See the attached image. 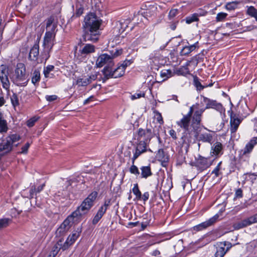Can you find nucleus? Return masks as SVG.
Returning a JSON list of instances; mask_svg holds the SVG:
<instances>
[{
    "label": "nucleus",
    "mask_w": 257,
    "mask_h": 257,
    "mask_svg": "<svg viewBox=\"0 0 257 257\" xmlns=\"http://www.w3.org/2000/svg\"><path fill=\"white\" fill-rule=\"evenodd\" d=\"M111 199L107 198L104 199L103 205L100 207L97 213L93 219V224H96L99 222L103 215L105 213L107 209L111 205Z\"/></svg>",
    "instance_id": "8"
},
{
    "label": "nucleus",
    "mask_w": 257,
    "mask_h": 257,
    "mask_svg": "<svg viewBox=\"0 0 257 257\" xmlns=\"http://www.w3.org/2000/svg\"><path fill=\"white\" fill-rule=\"evenodd\" d=\"M84 8L82 5L79 6H76V10L75 14H74L71 18V20H73L76 17H79L83 13Z\"/></svg>",
    "instance_id": "38"
},
{
    "label": "nucleus",
    "mask_w": 257,
    "mask_h": 257,
    "mask_svg": "<svg viewBox=\"0 0 257 257\" xmlns=\"http://www.w3.org/2000/svg\"><path fill=\"white\" fill-rule=\"evenodd\" d=\"M57 96L55 95H46V99L47 101L49 102L53 101L57 99Z\"/></svg>",
    "instance_id": "58"
},
{
    "label": "nucleus",
    "mask_w": 257,
    "mask_h": 257,
    "mask_svg": "<svg viewBox=\"0 0 257 257\" xmlns=\"http://www.w3.org/2000/svg\"><path fill=\"white\" fill-rule=\"evenodd\" d=\"M102 21L93 13H89L84 17L82 23V37L84 41L96 42L100 35Z\"/></svg>",
    "instance_id": "1"
},
{
    "label": "nucleus",
    "mask_w": 257,
    "mask_h": 257,
    "mask_svg": "<svg viewBox=\"0 0 257 257\" xmlns=\"http://www.w3.org/2000/svg\"><path fill=\"white\" fill-rule=\"evenodd\" d=\"M178 14V10L176 9H172L170 10L169 15L168 17L170 20L173 19Z\"/></svg>",
    "instance_id": "49"
},
{
    "label": "nucleus",
    "mask_w": 257,
    "mask_h": 257,
    "mask_svg": "<svg viewBox=\"0 0 257 257\" xmlns=\"http://www.w3.org/2000/svg\"><path fill=\"white\" fill-rule=\"evenodd\" d=\"M222 149V144L219 142H216L212 147L211 153L216 156L218 155L221 153Z\"/></svg>",
    "instance_id": "28"
},
{
    "label": "nucleus",
    "mask_w": 257,
    "mask_h": 257,
    "mask_svg": "<svg viewBox=\"0 0 257 257\" xmlns=\"http://www.w3.org/2000/svg\"><path fill=\"white\" fill-rule=\"evenodd\" d=\"M81 231V227H77V229L73 231L72 234L67 237V240L63 244L62 250H65L67 249L71 245L73 244L77 238L79 236Z\"/></svg>",
    "instance_id": "11"
},
{
    "label": "nucleus",
    "mask_w": 257,
    "mask_h": 257,
    "mask_svg": "<svg viewBox=\"0 0 257 257\" xmlns=\"http://www.w3.org/2000/svg\"><path fill=\"white\" fill-rule=\"evenodd\" d=\"M12 79L13 82L18 86H25L27 85L29 79H27L26 68L24 64H19L17 65Z\"/></svg>",
    "instance_id": "5"
},
{
    "label": "nucleus",
    "mask_w": 257,
    "mask_h": 257,
    "mask_svg": "<svg viewBox=\"0 0 257 257\" xmlns=\"http://www.w3.org/2000/svg\"><path fill=\"white\" fill-rule=\"evenodd\" d=\"M220 168H218V167H216L215 169L212 171V174H214L215 176L217 177L219 175V171Z\"/></svg>",
    "instance_id": "64"
},
{
    "label": "nucleus",
    "mask_w": 257,
    "mask_h": 257,
    "mask_svg": "<svg viewBox=\"0 0 257 257\" xmlns=\"http://www.w3.org/2000/svg\"><path fill=\"white\" fill-rule=\"evenodd\" d=\"M132 192L136 196V199L138 200H140L142 199V193L140 191L139 186L137 183L134 185V187L132 189Z\"/></svg>",
    "instance_id": "36"
},
{
    "label": "nucleus",
    "mask_w": 257,
    "mask_h": 257,
    "mask_svg": "<svg viewBox=\"0 0 257 257\" xmlns=\"http://www.w3.org/2000/svg\"><path fill=\"white\" fill-rule=\"evenodd\" d=\"M54 69V66L51 65H48L46 68H44V74L45 77H48L50 72L53 70Z\"/></svg>",
    "instance_id": "45"
},
{
    "label": "nucleus",
    "mask_w": 257,
    "mask_h": 257,
    "mask_svg": "<svg viewBox=\"0 0 257 257\" xmlns=\"http://www.w3.org/2000/svg\"><path fill=\"white\" fill-rule=\"evenodd\" d=\"M107 64V66L113 65L112 57L107 54H102L100 55L96 60V65L98 67H101L103 65Z\"/></svg>",
    "instance_id": "13"
},
{
    "label": "nucleus",
    "mask_w": 257,
    "mask_h": 257,
    "mask_svg": "<svg viewBox=\"0 0 257 257\" xmlns=\"http://www.w3.org/2000/svg\"><path fill=\"white\" fill-rule=\"evenodd\" d=\"M255 220L254 219V216H251L247 219H244L240 221L241 225V227H246L250 225V224L255 223Z\"/></svg>",
    "instance_id": "37"
},
{
    "label": "nucleus",
    "mask_w": 257,
    "mask_h": 257,
    "mask_svg": "<svg viewBox=\"0 0 257 257\" xmlns=\"http://www.w3.org/2000/svg\"><path fill=\"white\" fill-rule=\"evenodd\" d=\"M218 218L219 215L218 214H216L212 217L209 219L208 220L200 223V226L202 227L203 229H205L207 227L213 225L215 222H216L218 220Z\"/></svg>",
    "instance_id": "23"
},
{
    "label": "nucleus",
    "mask_w": 257,
    "mask_h": 257,
    "mask_svg": "<svg viewBox=\"0 0 257 257\" xmlns=\"http://www.w3.org/2000/svg\"><path fill=\"white\" fill-rule=\"evenodd\" d=\"M38 119L39 117L36 116H34L31 118L27 121V126L29 127L33 126L35 122L38 120Z\"/></svg>",
    "instance_id": "44"
},
{
    "label": "nucleus",
    "mask_w": 257,
    "mask_h": 257,
    "mask_svg": "<svg viewBox=\"0 0 257 257\" xmlns=\"http://www.w3.org/2000/svg\"><path fill=\"white\" fill-rule=\"evenodd\" d=\"M11 103L14 106V107H16V106L19 105V101L17 94L16 93H14L12 96L10 97Z\"/></svg>",
    "instance_id": "43"
},
{
    "label": "nucleus",
    "mask_w": 257,
    "mask_h": 257,
    "mask_svg": "<svg viewBox=\"0 0 257 257\" xmlns=\"http://www.w3.org/2000/svg\"><path fill=\"white\" fill-rule=\"evenodd\" d=\"M236 7V4L234 2L227 3L226 5V8L229 10H232L235 9Z\"/></svg>",
    "instance_id": "54"
},
{
    "label": "nucleus",
    "mask_w": 257,
    "mask_h": 257,
    "mask_svg": "<svg viewBox=\"0 0 257 257\" xmlns=\"http://www.w3.org/2000/svg\"><path fill=\"white\" fill-rule=\"evenodd\" d=\"M40 72L39 69H35L33 73L32 82L34 84L39 82L40 80Z\"/></svg>",
    "instance_id": "35"
},
{
    "label": "nucleus",
    "mask_w": 257,
    "mask_h": 257,
    "mask_svg": "<svg viewBox=\"0 0 257 257\" xmlns=\"http://www.w3.org/2000/svg\"><path fill=\"white\" fill-rule=\"evenodd\" d=\"M57 21L55 20V18L54 16H51L46 20V29L48 30L49 28L54 24L57 23Z\"/></svg>",
    "instance_id": "41"
},
{
    "label": "nucleus",
    "mask_w": 257,
    "mask_h": 257,
    "mask_svg": "<svg viewBox=\"0 0 257 257\" xmlns=\"http://www.w3.org/2000/svg\"><path fill=\"white\" fill-rule=\"evenodd\" d=\"M172 72L171 70H163L161 72V76L165 80L172 76Z\"/></svg>",
    "instance_id": "40"
},
{
    "label": "nucleus",
    "mask_w": 257,
    "mask_h": 257,
    "mask_svg": "<svg viewBox=\"0 0 257 257\" xmlns=\"http://www.w3.org/2000/svg\"><path fill=\"white\" fill-rule=\"evenodd\" d=\"M156 157L158 160L161 161L163 163H166L169 161V158L166 155L162 149H160L158 150V153L156 155Z\"/></svg>",
    "instance_id": "27"
},
{
    "label": "nucleus",
    "mask_w": 257,
    "mask_h": 257,
    "mask_svg": "<svg viewBox=\"0 0 257 257\" xmlns=\"http://www.w3.org/2000/svg\"><path fill=\"white\" fill-rule=\"evenodd\" d=\"M198 42L194 44L188 46H185L183 48V49L180 51V55L181 56H187L191 52L194 51L196 48V45H197Z\"/></svg>",
    "instance_id": "25"
},
{
    "label": "nucleus",
    "mask_w": 257,
    "mask_h": 257,
    "mask_svg": "<svg viewBox=\"0 0 257 257\" xmlns=\"http://www.w3.org/2000/svg\"><path fill=\"white\" fill-rule=\"evenodd\" d=\"M169 135L171 136V137L174 140L177 139V136H176V132L174 130H170Z\"/></svg>",
    "instance_id": "63"
},
{
    "label": "nucleus",
    "mask_w": 257,
    "mask_h": 257,
    "mask_svg": "<svg viewBox=\"0 0 257 257\" xmlns=\"http://www.w3.org/2000/svg\"><path fill=\"white\" fill-rule=\"evenodd\" d=\"M4 76V78L3 76H2V79H1V81L2 82L3 88L7 90H9L10 88V84L8 79V77L6 76Z\"/></svg>",
    "instance_id": "42"
},
{
    "label": "nucleus",
    "mask_w": 257,
    "mask_h": 257,
    "mask_svg": "<svg viewBox=\"0 0 257 257\" xmlns=\"http://www.w3.org/2000/svg\"><path fill=\"white\" fill-rule=\"evenodd\" d=\"M242 197V191L240 188L237 189L235 193V198H241Z\"/></svg>",
    "instance_id": "59"
},
{
    "label": "nucleus",
    "mask_w": 257,
    "mask_h": 257,
    "mask_svg": "<svg viewBox=\"0 0 257 257\" xmlns=\"http://www.w3.org/2000/svg\"><path fill=\"white\" fill-rule=\"evenodd\" d=\"M56 34L52 32H46L45 33L44 41L43 46L46 51L49 52L52 48L54 43V39Z\"/></svg>",
    "instance_id": "9"
},
{
    "label": "nucleus",
    "mask_w": 257,
    "mask_h": 257,
    "mask_svg": "<svg viewBox=\"0 0 257 257\" xmlns=\"http://www.w3.org/2000/svg\"><path fill=\"white\" fill-rule=\"evenodd\" d=\"M246 14L251 17L257 19V9L253 6H246Z\"/></svg>",
    "instance_id": "34"
},
{
    "label": "nucleus",
    "mask_w": 257,
    "mask_h": 257,
    "mask_svg": "<svg viewBox=\"0 0 257 257\" xmlns=\"http://www.w3.org/2000/svg\"><path fill=\"white\" fill-rule=\"evenodd\" d=\"M155 136H157L159 141H160L161 139L159 135H157L154 132L152 131L151 128L147 127L146 128H139L136 132V137L137 140L150 142L152 138Z\"/></svg>",
    "instance_id": "6"
},
{
    "label": "nucleus",
    "mask_w": 257,
    "mask_h": 257,
    "mask_svg": "<svg viewBox=\"0 0 257 257\" xmlns=\"http://www.w3.org/2000/svg\"><path fill=\"white\" fill-rule=\"evenodd\" d=\"M122 49H116L115 52L113 53H111L110 56L112 57V60L116 58L122 54Z\"/></svg>",
    "instance_id": "53"
},
{
    "label": "nucleus",
    "mask_w": 257,
    "mask_h": 257,
    "mask_svg": "<svg viewBox=\"0 0 257 257\" xmlns=\"http://www.w3.org/2000/svg\"><path fill=\"white\" fill-rule=\"evenodd\" d=\"M193 85L196 87L197 91H201L204 88L207 87V85H203L201 84L200 79L196 76L193 77Z\"/></svg>",
    "instance_id": "30"
},
{
    "label": "nucleus",
    "mask_w": 257,
    "mask_h": 257,
    "mask_svg": "<svg viewBox=\"0 0 257 257\" xmlns=\"http://www.w3.org/2000/svg\"><path fill=\"white\" fill-rule=\"evenodd\" d=\"M8 130L7 121L3 118L2 114L0 112V133H5Z\"/></svg>",
    "instance_id": "31"
},
{
    "label": "nucleus",
    "mask_w": 257,
    "mask_h": 257,
    "mask_svg": "<svg viewBox=\"0 0 257 257\" xmlns=\"http://www.w3.org/2000/svg\"><path fill=\"white\" fill-rule=\"evenodd\" d=\"M38 44H35L30 50L29 58L31 60L36 61L39 54Z\"/></svg>",
    "instance_id": "22"
},
{
    "label": "nucleus",
    "mask_w": 257,
    "mask_h": 257,
    "mask_svg": "<svg viewBox=\"0 0 257 257\" xmlns=\"http://www.w3.org/2000/svg\"><path fill=\"white\" fill-rule=\"evenodd\" d=\"M198 139L200 141L210 143L212 141L213 137L210 133H202L199 135Z\"/></svg>",
    "instance_id": "26"
},
{
    "label": "nucleus",
    "mask_w": 257,
    "mask_h": 257,
    "mask_svg": "<svg viewBox=\"0 0 257 257\" xmlns=\"http://www.w3.org/2000/svg\"><path fill=\"white\" fill-rule=\"evenodd\" d=\"M156 114L157 121L160 124H162L164 123V121L161 113L158 111H156Z\"/></svg>",
    "instance_id": "55"
},
{
    "label": "nucleus",
    "mask_w": 257,
    "mask_h": 257,
    "mask_svg": "<svg viewBox=\"0 0 257 257\" xmlns=\"http://www.w3.org/2000/svg\"><path fill=\"white\" fill-rule=\"evenodd\" d=\"M133 61L132 60H125L123 63L120 65V67H123L124 70L125 71V68L130 66L132 63Z\"/></svg>",
    "instance_id": "50"
},
{
    "label": "nucleus",
    "mask_w": 257,
    "mask_h": 257,
    "mask_svg": "<svg viewBox=\"0 0 257 257\" xmlns=\"http://www.w3.org/2000/svg\"><path fill=\"white\" fill-rule=\"evenodd\" d=\"M30 146V144L29 143H27L25 145V146H24L22 148V151L21 152V153L27 154Z\"/></svg>",
    "instance_id": "56"
},
{
    "label": "nucleus",
    "mask_w": 257,
    "mask_h": 257,
    "mask_svg": "<svg viewBox=\"0 0 257 257\" xmlns=\"http://www.w3.org/2000/svg\"><path fill=\"white\" fill-rule=\"evenodd\" d=\"M30 197L31 198H32L34 197V195L37 194L36 192V187L35 185H33L31 186L30 191Z\"/></svg>",
    "instance_id": "52"
},
{
    "label": "nucleus",
    "mask_w": 257,
    "mask_h": 257,
    "mask_svg": "<svg viewBox=\"0 0 257 257\" xmlns=\"http://www.w3.org/2000/svg\"><path fill=\"white\" fill-rule=\"evenodd\" d=\"M212 165V161L207 158L199 156L196 160V166L201 171L209 168Z\"/></svg>",
    "instance_id": "14"
},
{
    "label": "nucleus",
    "mask_w": 257,
    "mask_h": 257,
    "mask_svg": "<svg viewBox=\"0 0 257 257\" xmlns=\"http://www.w3.org/2000/svg\"><path fill=\"white\" fill-rule=\"evenodd\" d=\"M201 98H203V102L205 103V109L212 108L222 113L225 111V109L222 104L217 102V101L208 98L202 95H200Z\"/></svg>",
    "instance_id": "7"
},
{
    "label": "nucleus",
    "mask_w": 257,
    "mask_h": 257,
    "mask_svg": "<svg viewBox=\"0 0 257 257\" xmlns=\"http://www.w3.org/2000/svg\"><path fill=\"white\" fill-rule=\"evenodd\" d=\"M112 65L106 66L103 69L102 72L104 75L103 81H104L110 78H113V70L111 67Z\"/></svg>",
    "instance_id": "19"
},
{
    "label": "nucleus",
    "mask_w": 257,
    "mask_h": 257,
    "mask_svg": "<svg viewBox=\"0 0 257 257\" xmlns=\"http://www.w3.org/2000/svg\"><path fill=\"white\" fill-rule=\"evenodd\" d=\"M203 111L202 109H200L193 113V107L191 106L187 114L184 115L180 120L176 122V123L185 132L189 131L191 127L193 130H196L200 124Z\"/></svg>",
    "instance_id": "2"
},
{
    "label": "nucleus",
    "mask_w": 257,
    "mask_h": 257,
    "mask_svg": "<svg viewBox=\"0 0 257 257\" xmlns=\"http://www.w3.org/2000/svg\"><path fill=\"white\" fill-rule=\"evenodd\" d=\"M227 14L225 13L221 12L218 13L216 17V20L217 22L223 21L227 17Z\"/></svg>",
    "instance_id": "47"
},
{
    "label": "nucleus",
    "mask_w": 257,
    "mask_h": 257,
    "mask_svg": "<svg viewBox=\"0 0 257 257\" xmlns=\"http://www.w3.org/2000/svg\"><path fill=\"white\" fill-rule=\"evenodd\" d=\"M150 196L149 193L148 192H145L143 195H142V199L144 202H146L149 199Z\"/></svg>",
    "instance_id": "60"
},
{
    "label": "nucleus",
    "mask_w": 257,
    "mask_h": 257,
    "mask_svg": "<svg viewBox=\"0 0 257 257\" xmlns=\"http://www.w3.org/2000/svg\"><path fill=\"white\" fill-rule=\"evenodd\" d=\"M130 171L132 174H135L136 176H138L140 174V172L138 168L134 164L132 165L130 169Z\"/></svg>",
    "instance_id": "48"
},
{
    "label": "nucleus",
    "mask_w": 257,
    "mask_h": 257,
    "mask_svg": "<svg viewBox=\"0 0 257 257\" xmlns=\"http://www.w3.org/2000/svg\"><path fill=\"white\" fill-rule=\"evenodd\" d=\"M74 217L72 216V214L69 215L61 224L60 226L56 230L57 235H63L67 232L71 226V222L73 221Z\"/></svg>",
    "instance_id": "10"
},
{
    "label": "nucleus",
    "mask_w": 257,
    "mask_h": 257,
    "mask_svg": "<svg viewBox=\"0 0 257 257\" xmlns=\"http://www.w3.org/2000/svg\"><path fill=\"white\" fill-rule=\"evenodd\" d=\"M226 246V242H220L216 247V251L215 254V257H223L229 248V247H227V249L225 250V247Z\"/></svg>",
    "instance_id": "18"
},
{
    "label": "nucleus",
    "mask_w": 257,
    "mask_h": 257,
    "mask_svg": "<svg viewBox=\"0 0 257 257\" xmlns=\"http://www.w3.org/2000/svg\"><path fill=\"white\" fill-rule=\"evenodd\" d=\"M186 23L188 24H191L194 22H197L199 21L198 14H195V13L188 16L185 19Z\"/></svg>",
    "instance_id": "39"
},
{
    "label": "nucleus",
    "mask_w": 257,
    "mask_h": 257,
    "mask_svg": "<svg viewBox=\"0 0 257 257\" xmlns=\"http://www.w3.org/2000/svg\"><path fill=\"white\" fill-rule=\"evenodd\" d=\"M79 45H80L79 53L82 57H86L87 55L95 51V47L92 44H87L83 45L81 43Z\"/></svg>",
    "instance_id": "16"
},
{
    "label": "nucleus",
    "mask_w": 257,
    "mask_h": 257,
    "mask_svg": "<svg viewBox=\"0 0 257 257\" xmlns=\"http://www.w3.org/2000/svg\"><path fill=\"white\" fill-rule=\"evenodd\" d=\"M242 121V119L239 118L238 116L233 113L232 111L230 114V131L231 134H235Z\"/></svg>",
    "instance_id": "12"
},
{
    "label": "nucleus",
    "mask_w": 257,
    "mask_h": 257,
    "mask_svg": "<svg viewBox=\"0 0 257 257\" xmlns=\"http://www.w3.org/2000/svg\"><path fill=\"white\" fill-rule=\"evenodd\" d=\"M20 137L17 134H11L3 139L0 143V152L4 153L11 152L14 147H17L19 144L18 142L20 140Z\"/></svg>",
    "instance_id": "4"
},
{
    "label": "nucleus",
    "mask_w": 257,
    "mask_h": 257,
    "mask_svg": "<svg viewBox=\"0 0 257 257\" xmlns=\"http://www.w3.org/2000/svg\"><path fill=\"white\" fill-rule=\"evenodd\" d=\"M145 95V94L144 93H135V94L132 95L131 96V99L132 100H135L136 99L141 98V97H144Z\"/></svg>",
    "instance_id": "57"
},
{
    "label": "nucleus",
    "mask_w": 257,
    "mask_h": 257,
    "mask_svg": "<svg viewBox=\"0 0 257 257\" xmlns=\"http://www.w3.org/2000/svg\"><path fill=\"white\" fill-rule=\"evenodd\" d=\"M140 169L142 178H147L152 175L150 166H143Z\"/></svg>",
    "instance_id": "29"
},
{
    "label": "nucleus",
    "mask_w": 257,
    "mask_h": 257,
    "mask_svg": "<svg viewBox=\"0 0 257 257\" xmlns=\"http://www.w3.org/2000/svg\"><path fill=\"white\" fill-rule=\"evenodd\" d=\"M10 220L8 218H3L0 219V229L6 227L9 225Z\"/></svg>",
    "instance_id": "46"
},
{
    "label": "nucleus",
    "mask_w": 257,
    "mask_h": 257,
    "mask_svg": "<svg viewBox=\"0 0 257 257\" xmlns=\"http://www.w3.org/2000/svg\"><path fill=\"white\" fill-rule=\"evenodd\" d=\"M98 195L96 191L92 192L81 203L77 209L72 212V216L78 218L87 214L94 205V202Z\"/></svg>",
    "instance_id": "3"
},
{
    "label": "nucleus",
    "mask_w": 257,
    "mask_h": 257,
    "mask_svg": "<svg viewBox=\"0 0 257 257\" xmlns=\"http://www.w3.org/2000/svg\"><path fill=\"white\" fill-rule=\"evenodd\" d=\"M144 153V152L141 151H138V150L136 149V152L134 155V156L132 158V164H134L135 161L142 154Z\"/></svg>",
    "instance_id": "51"
},
{
    "label": "nucleus",
    "mask_w": 257,
    "mask_h": 257,
    "mask_svg": "<svg viewBox=\"0 0 257 257\" xmlns=\"http://www.w3.org/2000/svg\"><path fill=\"white\" fill-rule=\"evenodd\" d=\"M130 23L128 20H120L117 22V29L118 30V33L121 34L126 30L128 28V25Z\"/></svg>",
    "instance_id": "24"
},
{
    "label": "nucleus",
    "mask_w": 257,
    "mask_h": 257,
    "mask_svg": "<svg viewBox=\"0 0 257 257\" xmlns=\"http://www.w3.org/2000/svg\"><path fill=\"white\" fill-rule=\"evenodd\" d=\"M96 78L97 76L96 75H91L88 77H78L75 82V84L79 87L86 86L90 84L92 81L96 80Z\"/></svg>",
    "instance_id": "15"
},
{
    "label": "nucleus",
    "mask_w": 257,
    "mask_h": 257,
    "mask_svg": "<svg viewBox=\"0 0 257 257\" xmlns=\"http://www.w3.org/2000/svg\"><path fill=\"white\" fill-rule=\"evenodd\" d=\"M125 71L123 67L118 66L113 70V78H117L122 76L124 74Z\"/></svg>",
    "instance_id": "33"
},
{
    "label": "nucleus",
    "mask_w": 257,
    "mask_h": 257,
    "mask_svg": "<svg viewBox=\"0 0 257 257\" xmlns=\"http://www.w3.org/2000/svg\"><path fill=\"white\" fill-rule=\"evenodd\" d=\"M207 12L206 11L200 9L197 11V13H195V14H198V17L200 16H204L207 14Z\"/></svg>",
    "instance_id": "61"
},
{
    "label": "nucleus",
    "mask_w": 257,
    "mask_h": 257,
    "mask_svg": "<svg viewBox=\"0 0 257 257\" xmlns=\"http://www.w3.org/2000/svg\"><path fill=\"white\" fill-rule=\"evenodd\" d=\"M63 239L62 238L60 239L57 243L53 246L51 251L49 253L47 257H55L58 254L60 249H62V241Z\"/></svg>",
    "instance_id": "17"
},
{
    "label": "nucleus",
    "mask_w": 257,
    "mask_h": 257,
    "mask_svg": "<svg viewBox=\"0 0 257 257\" xmlns=\"http://www.w3.org/2000/svg\"><path fill=\"white\" fill-rule=\"evenodd\" d=\"M256 144H257V137H253L246 145L243 150V154L245 155L247 153H250Z\"/></svg>",
    "instance_id": "21"
},
{
    "label": "nucleus",
    "mask_w": 257,
    "mask_h": 257,
    "mask_svg": "<svg viewBox=\"0 0 257 257\" xmlns=\"http://www.w3.org/2000/svg\"><path fill=\"white\" fill-rule=\"evenodd\" d=\"M57 26V22L54 24L53 25L51 26L50 28L48 29V30H47L46 32H52L55 33V30Z\"/></svg>",
    "instance_id": "62"
},
{
    "label": "nucleus",
    "mask_w": 257,
    "mask_h": 257,
    "mask_svg": "<svg viewBox=\"0 0 257 257\" xmlns=\"http://www.w3.org/2000/svg\"><path fill=\"white\" fill-rule=\"evenodd\" d=\"M139 143L137 144L136 149L138 151H141L144 153L147 151V147L148 146L149 142H146L145 141L138 140Z\"/></svg>",
    "instance_id": "32"
},
{
    "label": "nucleus",
    "mask_w": 257,
    "mask_h": 257,
    "mask_svg": "<svg viewBox=\"0 0 257 257\" xmlns=\"http://www.w3.org/2000/svg\"><path fill=\"white\" fill-rule=\"evenodd\" d=\"M157 11L156 7L155 6L150 5L147 9L145 10L144 12H141V15L145 18L148 19V17H150L156 14Z\"/></svg>",
    "instance_id": "20"
}]
</instances>
